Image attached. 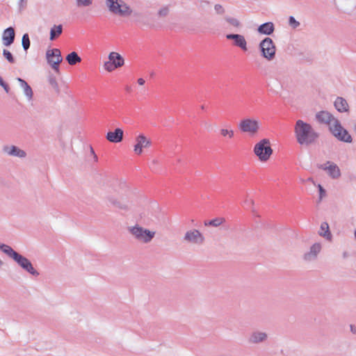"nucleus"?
<instances>
[{
    "mask_svg": "<svg viewBox=\"0 0 356 356\" xmlns=\"http://www.w3.org/2000/svg\"><path fill=\"white\" fill-rule=\"evenodd\" d=\"M129 231L137 240L145 243L150 242L155 236V232L149 231L138 225L129 227Z\"/></svg>",
    "mask_w": 356,
    "mask_h": 356,
    "instance_id": "20e7f679",
    "label": "nucleus"
},
{
    "mask_svg": "<svg viewBox=\"0 0 356 356\" xmlns=\"http://www.w3.org/2000/svg\"><path fill=\"white\" fill-rule=\"evenodd\" d=\"M168 8H163L159 10V14L161 16H165L168 14Z\"/></svg>",
    "mask_w": 356,
    "mask_h": 356,
    "instance_id": "58836bf2",
    "label": "nucleus"
},
{
    "mask_svg": "<svg viewBox=\"0 0 356 356\" xmlns=\"http://www.w3.org/2000/svg\"><path fill=\"white\" fill-rule=\"evenodd\" d=\"M227 39L233 40L235 46L241 48L244 51H247V42L244 36L239 34H228L226 35Z\"/></svg>",
    "mask_w": 356,
    "mask_h": 356,
    "instance_id": "ddd939ff",
    "label": "nucleus"
},
{
    "mask_svg": "<svg viewBox=\"0 0 356 356\" xmlns=\"http://www.w3.org/2000/svg\"><path fill=\"white\" fill-rule=\"evenodd\" d=\"M261 54L268 60H271L275 55L276 48L273 41L270 38H266L259 44Z\"/></svg>",
    "mask_w": 356,
    "mask_h": 356,
    "instance_id": "0eeeda50",
    "label": "nucleus"
},
{
    "mask_svg": "<svg viewBox=\"0 0 356 356\" xmlns=\"http://www.w3.org/2000/svg\"><path fill=\"white\" fill-rule=\"evenodd\" d=\"M0 250L5 252L6 254H8L12 259L16 254V252L14 251L11 247L5 244H0Z\"/></svg>",
    "mask_w": 356,
    "mask_h": 356,
    "instance_id": "c85d7f7f",
    "label": "nucleus"
},
{
    "mask_svg": "<svg viewBox=\"0 0 356 356\" xmlns=\"http://www.w3.org/2000/svg\"><path fill=\"white\" fill-rule=\"evenodd\" d=\"M13 259L21 267H32L31 263L23 256L19 254L17 252L15 254Z\"/></svg>",
    "mask_w": 356,
    "mask_h": 356,
    "instance_id": "412c9836",
    "label": "nucleus"
},
{
    "mask_svg": "<svg viewBox=\"0 0 356 356\" xmlns=\"http://www.w3.org/2000/svg\"><path fill=\"white\" fill-rule=\"evenodd\" d=\"M0 85L4 88V89L6 90V92L8 91V86L3 82L1 77H0Z\"/></svg>",
    "mask_w": 356,
    "mask_h": 356,
    "instance_id": "ea45409f",
    "label": "nucleus"
},
{
    "mask_svg": "<svg viewBox=\"0 0 356 356\" xmlns=\"http://www.w3.org/2000/svg\"><path fill=\"white\" fill-rule=\"evenodd\" d=\"M316 118L318 122L325 123L329 126V128L337 120L334 116L327 111H321L316 114Z\"/></svg>",
    "mask_w": 356,
    "mask_h": 356,
    "instance_id": "4468645a",
    "label": "nucleus"
},
{
    "mask_svg": "<svg viewBox=\"0 0 356 356\" xmlns=\"http://www.w3.org/2000/svg\"><path fill=\"white\" fill-rule=\"evenodd\" d=\"M319 234L329 241L331 240L332 234L330 232L329 225L327 222H323L321 225Z\"/></svg>",
    "mask_w": 356,
    "mask_h": 356,
    "instance_id": "4be33fe9",
    "label": "nucleus"
},
{
    "mask_svg": "<svg viewBox=\"0 0 356 356\" xmlns=\"http://www.w3.org/2000/svg\"><path fill=\"white\" fill-rule=\"evenodd\" d=\"M227 21L233 26L238 27L240 25V23L238 19L234 18H227Z\"/></svg>",
    "mask_w": 356,
    "mask_h": 356,
    "instance_id": "72a5a7b5",
    "label": "nucleus"
},
{
    "mask_svg": "<svg viewBox=\"0 0 356 356\" xmlns=\"http://www.w3.org/2000/svg\"><path fill=\"white\" fill-rule=\"evenodd\" d=\"M253 152L260 162L269 161L273 152L270 140L263 138L258 141L253 147Z\"/></svg>",
    "mask_w": 356,
    "mask_h": 356,
    "instance_id": "f03ea898",
    "label": "nucleus"
},
{
    "mask_svg": "<svg viewBox=\"0 0 356 356\" xmlns=\"http://www.w3.org/2000/svg\"><path fill=\"white\" fill-rule=\"evenodd\" d=\"M225 222V219L224 218L220 217L216 218L211 220H207L204 222L205 226H213V227H218Z\"/></svg>",
    "mask_w": 356,
    "mask_h": 356,
    "instance_id": "393cba45",
    "label": "nucleus"
},
{
    "mask_svg": "<svg viewBox=\"0 0 356 356\" xmlns=\"http://www.w3.org/2000/svg\"><path fill=\"white\" fill-rule=\"evenodd\" d=\"M184 240L190 243L202 244L204 241V237L199 230L192 229L186 232Z\"/></svg>",
    "mask_w": 356,
    "mask_h": 356,
    "instance_id": "9b49d317",
    "label": "nucleus"
},
{
    "mask_svg": "<svg viewBox=\"0 0 356 356\" xmlns=\"http://www.w3.org/2000/svg\"><path fill=\"white\" fill-rule=\"evenodd\" d=\"M238 127L241 131L254 136L259 129V122L255 118H244L240 121Z\"/></svg>",
    "mask_w": 356,
    "mask_h": 356,
    "instance_id": "39448f33",
    "label": "nucleus"
},
{
    "mask_svg": "<svg viewBox=\"0 0 356 356\" xmlns=\"http://www.w3.org/2000/svg\"><path fill=\"white\" fill-rule=\"evenodd\" d=\"M319 192H320V198L321 199L325 194V190L323 188L321 185H318Z\"/></svg>",
    "mask_w": 356,
    "mask_h": 356,
    "instance_id": "e433bc0d",
    "label": "nucleus"
},
{
    "mask_svg": "<svg viewBox=\"0 0 356 356\" xmlns=\"http://www.w3.org/2000/svg\"><path fill=\"white\" fill-rule=\"evenodd\" d=\"M23 269L33 276H38L39 275V273L37 271L36 268H23Z\"/></svg>",
    "mask_w": 356,
    "mask_h": 356,
    "instance_id": "c9c22d12",
    "label": "nucleus"
},
{
    "mask_svg": "<svg viewBox=\"0 0 356 356\" xmlns=\"http://www.w3.org/2000/svg\"><path fill=\"white\" fill-rule=\"evenodd\" d=\"M65 59L70 65H75L81 62V57L75 51H72L67 54Z\"/></svg>",
    "mask_w": 356,
    "mask_h": 356,
    "instance_id": "aec40b11",
    "label": "nucleus"
},
{
    "mask_svg": "<svg viewBox=\"0 0 356 356\" xmlns=\"http://www.w3.org/2000/svg\"><path fill=\"white\" fill-rule=\"evenodd\" d=\"M108 200H109V202L111 203H112L113 205H115V207H117L120 209H125L127 207L125 204L122 202L120 198H119V197H113L112 195H109L108 197Z\"/></svg>",
    "mask_w": 356,
    "mask_h": 356,
    "instance_id": "cd10ccee",
    "label": "nucleus"
},
{
    "mask_svg": "<svg viewBox=\"0 0 356 356\" xmlns=\"http://www.w3.org/2000/svg\"><path fill=\"white\" fill-rule=\"evenodd\" d=\"M327 169L330 175L333 178H337L340 176L339 168L335 164H330Z\"/></svg>",
    "mask_w": 356,
    "mask_h": 356,
    "instance_id": "bb28decb",
    "label": "nucleus"
},
{
    "mask_svg": "<svg viewBox=\"0 0 356 356\" xmlns=\"http://www.w3.org/2000/svg\"><path fill=\"white\" fill-rule=\"evenodd\" d=\"M296 140L301 145H309L316 142L318 134L308 123L302 120L296 121L294 126Z\"/></svg>",
    "mask_w": 356,
    "mask_h": 356,
    "instance_id": "f257e3e1",
    "label": "nucleus"
},
{
    "mask_svg": "<svg viewBox=\"0 0 356 356\" xmlns=\"http://www.w3.org/2000/svg\"><path fill=\"white\" fill-rule=\"evenodd\" d=\"M330 131L332 134L339 140L346 142V143H351L352 137L348 134L347 130H346L339 122L338 120L334 121V123L330 128Z\"/></svg>",
    "mask_w": 356,
    "mask_h": 356,
    "instance_id": "1a4fd4ad",
    "label": "nucleus"
},
{
    "mask_svg": "<svg viewBox=\"0 0 356 356\" xmlns=\"http://www.w3.org/2000/svg\"><path fill=\"white\" fill-rule=\"evenodd\" d=\"M152 142L149 137L144 134H139L134 138V152L136 155L140 156L144 153L145 150L150 148Z\"/></svg>",
    "mask_w": 356,
    "mask_h": 356,
    "instance_id": "7ed1b4c3",
    "label": "nucleus"
},
{
    "mask_svg": "<svg viewBox=\"0 0 356 356\" xmlns=\"http://www.w3.org/2000/svg\"><path fill=\"white\" fill-rule=\"evenodd\" d=\"M63 32L62 25H54L50 31V40H54L56 38L59 37Z\"/></svg>",
    "mask_w": 356,
    "mask_h": 356,
    "instance_id": "5701e85b",
    "label": "nucleus"
},
{
    "mask_svg": "<svg viewBox=\"0 0 356 356\" xmlns=\"http://www.w3.org/2000/svg\"><path fill=\"white\" fill-rule=\"evenodd\" d=\"M3 54L9 63H13L15 62V59L12 54L8 50L3 49Z\"/></svg>",
    "mask_w": 356,
    "mask_h": 356,
    "instance_id": "2f4dec72",
    "label": "nucleus"
},
{
    "mask_svg": "<svg viewBox=\"0 0 356 356\" xmlns=\"http://www.w3.org/2000/svg\"><path fill=\"white\" fill-rule=\"evenodd\" d=\"M355 237L356 238V231L355 232Z\"/></svg>",
    "mask_w": 356,
    "mask_h": 356,
    "instance_id": "c03bdc74",
    "label": "nucleus"
},
{
    "mask_svg": "<svg viewBox=\"0 0 356 356\" xmlns=\"http://www.w3.org/2000/svg\"><path fill=\"white\" fill-rule=\"evenodd\" d=\"M15 39V31L12 27L6 29L2 37L3 43L5 46H10Z\"/></svg>",
    "mask_w": 356,
    "mask_h": 356,
    "instance_id": "f3484780",
    "label": "nucleus"
},
{
    "mask_svg": "<svg viewBox=\"0 0 356 356\" xmlns=\"http://www.w3.org/2000/svg\"><path fill=\"white\" fill-rule=\"evenodd\" d=\"M79 6H87L92 3V0H76Z\"/></svg>",
    "mask_w": 356,
    "mask_h": 356,
    "instance_id": "473e14b6",
    "label": "nucleus"
},
{
    "mask_svg": "<svg viewBox=\"0 0 356 356\" xmlns=\"http://www.w3.org/2000/svg\"><path fill=\"white\" fill-rule=\"evenodd\" d=\"M268 338L267 334L263 332H253L249 339L248 342L250 343H259L265 341Z\"/></svg>",
    "mask_w": 356,
    "mask_h": 356,
    "instance_id": "2eb2a0df",
    "label": "nucleus"
},
{
    "mask_svg": "<svg viewBox=\"0 0 356 356\" xmlns=\"http://www.w3.org/2000/svg\"><path fill=\"white\" fill-rule=\"evenodd\" d=\"M219 134L221 137L228 140H232L235 136V131L229 124L222 127L219 130Z\"/></svg>",
    "mask_w": 356,
    "mask_h": 356,
    "instance_id": "dca6fc26",
    "label": "nucleus"
},
{
    "mask_svg": "<svg viewBox=\"0 0 356 356\" xmlns=\"http://www.w3.org/2000/svg\"><path fill=\"white\" fill-rule=\"evenodd\" d=\"M350 329L353 334H356V327L354 325H350Z\"/></svg>",
    "mask_w": 356,
    "mask_h": 356,
    "instance_id": "79ce46f5",
    "label": "nucleus"
},
{
    "mask_svg": "<svg viewBox=\"0 0 356 356\" xmlns=\"http://www.w3.org/2000/svg\"><path fill=\"white\" fill-rule=\"evenodd\" d=\"M124 65V59L120 54L113 51L108 55V60L105 62L104 67L107 72H113Z\"/></svg>",
    "mask_w": 356,
    "mask_h": 356,
    "instance_id": "9d476101",
    "label": "nucleus"
},
{
    "mask_svg": "<svg viewBox=\"0 0 356 356\" xmlns=\"http://www.w3.org/2000/svg\"><path fill=\"white\" fill-rule=\"evenodd\" d=\"M5 150L10 155H14L19 157H24L26 155L25 152L23 150L18 149L15 146L6 147Z\"/></svg>",
    "mask_w": 356,
    "mask_h": 356,
    "instance_id": "b1692460",
    "label": "nucleus"
},
{
    "mask_svg": "<svg viewBox=\"0 0 356 356\" xmlns=\"http://www.w3.org/2000/svg\"><path fill=\"white\" fill-rule=\"evenodd\" d=\"M22 46L25 50H27L29 48L30 40H29V35L27 33H25L23 35L22 40Z\"/></svg>",
    "mask_w": 356,
    "mask_h": 356,
    "instance_id": "7c9ffc66",
    "label": "nucleus"
},
{
    "mask_svg": "<svg viewBox=\"0 0 356 356\" xmlns=\"http://www.w3.org/2000/svg\"><path fill=\"white\" fill-rule=\"evenodd\" d=\"M46 58L47 63L51 65L52 69L57 73L59 72V65L63 60L60 51L54 48L49 49L46 52Z\"/></svg>",
    "mask_w": 356,
    "mask_h": 356,
    "instance_id": "6e6552de",
    "label": "nucleus"
},
{
    "mask_svg": "<svg viewBox=\"0 0 356 356\" xmlns=\"http://www.w3.org/2000/svg\"><path fill=\"white\" fill-rule=\"evenodd\" d=\"M137 83H138V85L140 86H143L145 83V81L144 79L143 78H139L138 80H137Z\"/></svg>",
    "mask_w": 356,
    "mask_h": 356,
    "instance_id": "a19ab883",
    "label": "nucleus"
},
{
    "mask_svg": "<svg viewBox=\"0 0 356 356\" xmlns=\"http://www.w3.org/2000/svg\"><path fill=\"white\" fill-rule=\"evenodd\" d=\"M334 106L339 112L348 111V104L346 99L342 97H337L334 102Z\"/></svg>",
    "mask_w": 356,
    "mask_h": 356,
    "instance_id": "a211bd4d",
    "label": "nucleus"
},
{
    "mask_svg": "<svg viewBox=\"0 0 356 356\" xmlns=\"http://www.w3.org/2000/svg\"><path fill=\"white\" fill-rule=\"evenodd\" d=\"M215 10H216V12L218 13H223V8H222V6H220V5H218V4L216 5Z\"/></svg>",
    "mask_w": 356,
    "mask_h": 356,
    "instance_id": "4c0bfd02",
    "label": "nucleus"
},
{
    "mask_svg": "<svg viewBox=\"0 0 356 356\" xmlns=\"http://www.w3.org/2000/svg\"><path fill=\"white\" fill-rule=\"evenodd\" d=\"M321 250V245L320 243L314 244L310 248L309 254L316 257Z\"/></svg>",
    "mask_w": 356,
    "mask_h": 356,
    "instance_id": "c756f323",
    "label": "nucleus"
},
{
    "mask_svg": "<svg viewBox=\"0 0 356 356\" xmlns=\"http://www.w3.org/2000/svg\"><path fill=\"white\" fill-rule=\"evenodd\" d=\"M91 152L93 155V157H94V159H95V161H97V155L95 154L94 151L92 150V149H91Z\"/></svg>",
    "mask_w": 356,
    "mask_h": 356,
    "instance_id": "37998d69",
    "label": "nucleus"
},
{
    "mask_svg": "<svg viewBox=\"0 0 356 356\" xmlns=\"http://www.w3.org/2000/svg\"><path fill=\"white\" fill-rule=\"evenodd\" d=\"M108 10L119 15H127L130 13L129 8L121 0H106Z\"/></svg>",
    "mask_w": 356,
    "mask_h": 356,
    "instance_id": "423d86ee",
    "label": "nucleus"
},
{
    "mask_svg": "<svg viewBox=\"0 0 356 356\" xmlns=\"http://www.w3.org/2000/svg\"><path fill=\"white\" fill-rule=\"evenodd\" d=\"M124 131L120 128H117L114 131H108L106 134V138L111 143H118L123 139Z\"/></svg>",
    "mask_w": 356,
    "mask_h": 356,
    "instance_id": "f8f14e48",
    "label": "nucleus"
},
{
    "mask_svg": "<svg viewBox=\"0 0 356 356\" xmlns=\"http://www.w3.org/2000/svg\"><path fill=\"white\" fill-rule=\"evenodd\" d=\"M274 31V25L272 22H266L258 28V31L260 33L266 34V35H270Z\"/></svg>",
    "mask_w": 356,
    "mask_h": 356,
    "instance_id": "6ab92c4d",
    "label": "nucleus"
},
{
    "mask_svg": "<svg viewBox=\"0 0 356 356\" xmlns=\"http://www.w3.org/2000/svg\"><path fill=\"white\" fill-rule=\"evenodd\" d=\"M17 81L20 83V86L24 88V91L25 95L31 98L33 95V92L31 87L28 85V83L23 79L18 78Z\"/></svg>",
    "mask_w": 356,
    "mask_h": 356,
    "instance_id": "a878e982",
    "label": "nucleus"
},
{
    "mask_svg": "<svg viewBox=\"0 0 356 356\" xmlns=\"http://www.w3.org/2000/svg\"><path fill=\"white\" fill-rule=\"evenodd\" d=\"M289 24L292 26L293 28H296L299 26L300 23L296 20V19L291 16L289 19Z\"/></svg>",
    "mask_w": 356,
    "mask_h": 356,
    "instance_id": "f704fd0d",
    "label": "nucleus"
}]
</instances>
